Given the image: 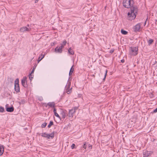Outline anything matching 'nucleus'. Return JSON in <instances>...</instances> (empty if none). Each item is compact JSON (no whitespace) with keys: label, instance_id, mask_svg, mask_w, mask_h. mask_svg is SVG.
Wrapping results in <instances>:
<instances>
[{"label":"nucleus","instance_id":"f257e3e1","mask_svg":"<svg viewBox=\"0 0 157 157\" xmlns=\"http://www.w3.org/2000/svg\"><path fill=\"white\" fill-rule=\"evenodd\" d=\"M138 11V9L137 6H133L130 8V11L128 13L127 19L130 21L134 20L136 17Z\"/></svg>","mask_w":157,"mask_h":157},{"label":"nucleus","instance_id":"f03ea898","mask_svg":"<svg viewBox=\"0 0 157 157\" xmlns=\"http://www.w3.org/2000/svg\"><path fill=\"white\" fill-rule=\"evenodd\" d=\"M133 3V0H123V6L127 8H129L132 7Z\"/></svg>","mask_w":157,"mask_h":157},{"label":"nucleus","instance_id":"7ed1b4c3","mask_svg":"<svg viewBox=\"0 0 157 157\" xmlns=\"http://www.w3.org/2000/svg\"><path fill=\"white\" fill-rule=\"evenodd\" d=\"M138 49L136 47H130L129 48V53L132 56H136L138 53Z\"/></svg>","mask_w":157,"mask_h":157},{"label":"nucleus","instance_id":"20e7f679","mask_svg":"<svg viewBox=\"0 0 157 157\" xmlns=\"http://www.w3.org/2000/svg\"><path fill=\"white\" fill-rule=\"evenodd\" d=\"M71 86V83L69 81H68L67 82V85L65 86V92L68 94H70L72 88H70Z\"/></svg>","mask_w":157,"mask_h":157},{"label":"nucleus","instance_id":"39448f33","mask_svg":"<svg viewBox=\"0 0 157 157\" xmlns=\"http://www.w3.org/2000/svg\"><path fill=\"white\" fill-rule=\"evenodd\" d=\"M28 27H23L20 29V32L23 33L27 32H29L31 29V28L29 27V25H28Z\"/></svg>","mask_w":157,"mask_h":157},{"label":"nucleus","instance_id":"423d86ee","mask_svg":"<svg viewBox=\"0 0 157 157\" xmlns=\"http://www.w3.org/2000/svg\"><path fill=\"white\" fill-rule=\"evenodd\" d=\"M18 79H16L15 81L14 89L15 91L17 93L20 92V89L18 83Z\"/></svg>","mask_w":157,"mask_h":157},{"label":"nucleus","instance_id":"0eeeda50","mask_svg":"<svg viewBox=\"0 0 157 157\" xmlns=\"http://www.w3.org/2000/svg\"><path fill=\"white\" fill-rule=\"evenodd\" d=\"M141 25V23H139L135 25L133 27V29L134 32H139L140 30V27Z\"/></svg>","mask_w":157,"mask_h":157},{"label":"nucleus","instance_id":"6e6552de","mask_svg":"<svg viewBox=\"0 0 157 157\" xmlns=\"http://www.w3.org/2000/svg\"><path fill=\"white\" fill-rule=\"evenodd\" d=\"M151 152L144 150L143 151V157H149L151 156Z\"/></svg>","mask_w":157,"mask_h":157},{"label":"nucleus","instance_id":"1a4fd4ad","mask_svg":"<svg viewBox=\"0 0 157 157\" xmlns=\"http://www.w3.org/2000/svg\"><path fill=\"white\" fill-rule=\"evenodd\" d=\"M26 77H24L21 80V84L25 87H27V85L26 83Z\"/></svg>","mask_w":157,"mask_h":157},{"label":"nucleus","instance_id":"9d476101","mask_svg":"<svg viewBox=\"0 0 157 157\" xmlns=\"http://www.w3.org/2000/svg\"><path fill=\"white\" fill-rule=\"evenodd\" d=\"M62 49L60 46H58L55 48L54 51L57 53H61L62 52Z\"/></svg>","mask_w":157,"mask_h":157},{"label":"nucleus","instance_id":"9b49d317","mask_svg":"<svg viewBox=\"0 0 157 157\" xmlns=\"http://www.w3.org/2000/svg\"><path fill=\"white\" fill-rule=\"evenodd\" d=\"M9 106L8 104H6V111L8 112H12L14 111V108L12 106L10 107H8V106Z\"/></svg>","mask_w":157,"mask_h":157},{"label":"nucleus","instance_id":"f8f14e48","mask_svg":"<svg viewBox=\"0 0 157 157\" xmlns=\"http://www.w3.org/2000/svg\"><path fill=\"white\" fill-rule=\"evenodd\" d=\"M67 114L66 111L62 110L61 111L60 115L62 116V118L64 119L65 118Z\"/></svg>","mask_w":157,"mask_h":157},{"label":"nucleus","instance_id":"ddd939ff","mask_svg":"<svg viewBox=\"0 0 157 157\" xmlns=\"http://www.w3.org/2000/svg\"><path fill=\"white\" fill-rule=\"evenodd\" d=\"M75 113V111L74 109H71L69 111L68 115L69 117H73V114Z\"/></svg>","mask_w":157,"mask_h":157},{"label":"nucleus","instance_id":"4468645a","mask_svg":"<svg viewBox=\"0 0 157 157\" xmlns=\"http://www.w3.org/2000/svg\"><path fill=\"white\" fill-rule=\"evenodd\" d=\"M4 152V148L3 145H0V156H1Z\"/></svg>","mask_w":157,"mask_h":157},{"label":"nucleus","instance_id":"2eb2a0df","mask_svg":"<svg viewBox=\"0 0 157 157\" xmlns=\"http://www.w3.org/2000/svg\"><path fill=\"white\" fill-rule=\"evenodd\" d=\"M55 103L54 102H49L47 104V105L51 107H54L55 106Z\"/></svg>","mask_w":157,"mask_h":157},{"label":"nucleus","instance_id":"dca6fc26","mask_svg":"<svg viewBox=\"0 0 157 157\" xmlns=\"http://www.w3.org/2000/svg\"><path fill=\"white\" fill-rule=\"evenodd\" d=\"M41 136L43 137H46L48 139L49 138V134H48L46 133H42Z\"/></svg>","mask_w":157,"mask_h":157},{"label":"nucleus","instance_id":"f3484780","mask_svg":"<svg viewBox=\"0 0 157 157\" xmlns=\"http://www.w3.org/2000/svg\"><path fill=\"white\" fill-rule=\"evenodd\" d=\"M44 55H42V54L40 56L37 60L38 63H39L44 57Z\"/></svg>","mask_w":157,"mask_h":157},{"label":"nucleus","instance_id":"a211bd4d","mask_svg":"<svg viewBox=\"0 0 157 157\" xmlns=\"http://www.w3.org/2000/svg\"><path fill=\"white\" fill-rule=\"evenodd\" d=\"M68 52L71 55H73L74 54V52L73 50L71 49V48H69Z\"/></svg>","mask_w":157,"mask_h":157},{"label":"nucleus","instance_id":"6ab92c4d","mask_svg":"<svg viewBox=\"0 0 157 157\" xmlns=\"http://www.w3.org/2000/svg\"><path fill=\"white\" fill-rule=\"evenodd\" d=\"M153 42V40L151 39H150L147 41V43L149 45L151 44Z\"/></svg>","mask_w":157,"mask_h":157},{"label":"nucleus","instance_id":"aec40b11","mask_svg":"<svg viewBox=\"0 0 157 157\" xmlns=\"http://www.w3.org/2000/svg\"><path fill=\"white\" fill-rule=\"evenodd\" d=\"M67 42L66 40H64L63 42V43L61 44L60 46L63 48L64 46L66 44Z\"/></svg>","mask_w":157,"mask_h":157},{"label":"nucleus","instance_id":"412c9836","mask_svg":"<svg viewBox=\"0 0 157 157\" xmlns=\"http://www.w3.org/2000/svg\"><path fill=\"white\" fill-rule=\"evenodd\" d=\"M74 70V68H73V66L70 69L69 73V75H72V73L73 72Z\"/></svg>","mask_w":157,"mask_h":157},{"label":"nucleus","instance_id":"4be33fe9","mask_svg":"<svg viewBox=\"0 0 157 157\" xmlns=\"http://www.w3.org/2000/svg\"><path fill=\"white\" fill-rule=\"evenodd\" d=\"M121 33L124 35H126L128 33V32L124 30L123 29H121Z\"/></svg>","mask_w":157,"mask_h":157},{"label":"nucleus","instance_id":"5701e85b","mask_svg":"<svg viewBox=\"0 0 157 157\" xmlns=\"http://www.w3.org/2000/svg\"><path fill=\"white\" fill-rule=\"evenodd\" d=\"M36 66H37V65H36V64H35L34 65L33 70H32V71H31V74H33V73H34V71L36 68Z\"/></svg>","mask_w":157,"mask_h":157},{"label":"nucleus","instance_id":"b1692460","mask_svg":"<svg viewBox=\"0 0 157 157\" xmlns=\"http://www.w3.org/2000/svg\"><path fill=\"white\" fill-rule=\"evenodd\" d=\"M49 134V139L50 138H52L54 137V132H52Z\"/></svg>","mask_w":157,"mask_h":157},{"label":"nucleus","instance_id":"393cba45","mask_svg":"<svg viewBox=\"0 0 157 157\" xmlns=\"http://www.w3.org/2000/svg\"><path fill=\"white\" fill-rule=\"evenodd\" d=\"M53 121H51L49 123V124L48 125V128H50L52 125H53Z\"/></svg>","mask_w":157,"mask_h":157},{"label":"nucleus","instance_id":"a878e982","mask_svg":"<svg viewBox=\"0 0 157 157\" xmlns=\"http://www.w3.org/2000/svg\"><path fill=\"white\" fill-rule=\"evenodd\" d=\"M4 108L2 106H0V112L2 113L4 111Z\"/></svg>","mask_w":157,"mask_h":157},{"label":"nucleus","instance_id":"bb28decb","mask_svg":"<svg viewBox=\"0 0 157 157\" xmlns=\"http://www.w3.org/2000/svg\"><path fill=\"white\" fill-rule=\"evenodd\" d=\"M46 125L47 123L46 122H44L41 125V127L42 128H44L46 127Z\"/></svg>","mask_w":157,"mask_h":157},{"label":"nucleus","instance_id":"cd10ccee","mask_svg":"<svg viewBox=\"0 0 157 157\" xmlns=\"http://www.w3.org/2000/svg\"><path fill=\"white\" fill-rule=\"evenodd\" d=\"M33 75H32V74L30 73L29 75V77L30 80H31L33 78Z\"/></svg>","mask_w":157,"mask_h":157},{"label":"nucleus","instance_id":"c85d7f7f","mask_svg":"<svg viewBox=\"0 0 157 157\" xmlns=\"http://www.w3.org/2000/svg\"><path fill=\"white\" fill-rule=\"evenodd\" d=\"M54 115L56 117L58 118L59 119H60V117L59 116L57 113H54Z\"/></svg>","mask_w":157,"mask_h":157},{"label":"nucleus","instance_id":"c756f323","mask_svg":"<svg viewBox=\"0 0 157 157\" xmlns=\"http://www.w3.org/2000/svg\"><path fill=\"white\" fill-rule=\"evenodd\" d=\"M86 142H84L83 145V148H84L85 149H86Z\"/></svg>","mask_w":157,"mask_h":157},{"label":"nucleus","instance_id":"7c9ffc66","mask_svg":"<svg viewBox=\"0 0 157 157\" xmlns=\"http://www.w3.org/2000/svg\"><path fill=\"white\" fill-rule=\"evenodd\" d=\"M78 109V107H74V108H72L71 109H74L75 111H75L76 110H77Z\"/></svg>","mask_w":157,"mask_h":157},{"label":"nucleus","instance_id":"2f4dec72","mask_svg":"<svg viewBox=\"0 0 157 157\" xmlns=\"http://www.w3.org/2000/svg\"><path fill=\"white\" fill-rule=\"evenodd\" d=\"M75 145L74 144H73L71 146V148L72 149L74 148L75 147Z\"/></svg>","mask_w":157,"mask_h":157},{"label":"nucleus","instance_id":"473e14b6","mask_svg":"<svg viewBox=\"0 0 157 157\" xmlns=\"http://www.w3.org/2000/svg\"><path fill=\"white\" fill-rule=\"evenodd\" d=\"M107 71L106 70V72H105V77H104V78L103 79V80H105V77H106V75H107Z\"/></svg>","mask_w":157,"mask_h":157},{"label":"nucleus","instance_id":"72a5a7b5","mask_svg":"<svg viewBox=\"0 0 157 157\" xmlns=\"http://www.w3.org/2000/svg\"><path fill=\"white\" fill-rule=\"evenodd\" d=\"M114 50L113 49H112L110 50V52L111 53H112L114 52Z\"/></svg>","mask_w":157,"mask_h":157},{"label":"nucleus","instance_id":"f704fd0d","mask_svg":"<svg viewBox=\"0 0 157 157\" xmlns=\"http://www.w3.org/2000/svg\"><path fill=\"white\" fill-rule=\"evenodd\" d=\"M157 112V108H156L155 109H154L153 111V112L154 113H156Z\"/></svg>","mask_w":157,"mask_h":157},{"label":"nucleus","instance_id":"c9c22d12","mask_svg":"<svg viewBox=\"0 0 157 157\" xmlns=\"http://www.w3.org/2000/svg\"><path fill=\"white\" fill-rule=\"evenodd\" d=\"M53 112H54V113H57V112H56V109L55 108H54V109H53Z\"/></svg>","mask_w":157,"mask_h":157},{"label":"nucleus","instance_id":"e433bc0d","mask_svg":"<svg viewBox=\"0 0 157 157\" xmlns=\"http://www.w3.org/2000/svg\"><path fill=\"white\" fill-rule=\"evenodd\" d=\"M121 62L123 63L124 62V59H122V60H121Z\"/></svg>","mask_w":157,"mask_h":157},{"label":"nucleus","instance_id":"4c0bfd02","mask_svg":"<svg viewBox=\"0 0 157 157\" xmlns=\"http://www.w3.org/2000/svg\"><path fill=\"white\" fill-rule=\"evenodd\" d=\"M89 147L91 149L92 148V145H90V146H89Z\"/></svg>","mask_w":157,"mask_h":157},{"label":"nucleus","instance_id":"58836bf2","mask_svg":"<svg viewBox=\"0 0 157 157\" xmlns=\"http://www.w3.org/2000/svg\"><path fill=\"white\" fill-rule=\"evenodd\" d=\"M39 0H36L35 1V3H36Z\"/></svg>","mask_w":157,"mask_h":157},{"label":"nucleus","instance_id":"ea45409f","mask_svg":"<svg viewBox=\"0 0 157 157\" xmlns=\"http://www.w3.org/2000/svg\"><path fill=\"white\" fill-rule=\"evenodd\" d=\"M145 24H146V22H145L144 25H145Z\"/></svg>","mask_w":157,"mask_h":157}]
</instances>
